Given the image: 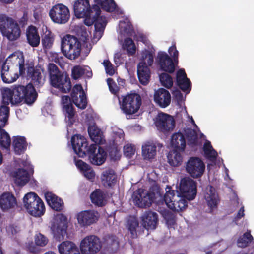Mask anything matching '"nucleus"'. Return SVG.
<instances>
[{"label":"nucleus","instance_id":"obj_1","mask_svg":"<svg viewBox=\"0 0 254 254\" xmlns=\"http://www.w3.org/2000/svg\"><path fill=\"white\" fill-rule=\"evenodd\" d=\"M73 11L77 18H84V23L87 26L94 24V37L100 39L107 24L106 18L101 16V9L97 4L91 7L88 0H77L73 4Z\"/></svg>","mask_w":254,"mask_h":254},{"label":"nucleus","instance_id":"obj_2","mask_svg":"<svg viewBox=\"0 0 254 254\" xmlns=\"http://www.w3.org/2000/svg\"><path fill=\"white\" fill-rule=\"evenodd\" d=\"M3 102L6 105H18L23 101L27 105L33 104L37 100L38 93L33 85H15L11 88H4L2 92Z\"/></svg>","mask_w":254,"mask_h":254},{"label":"nucleus","instance_id":"obj_3","mask_svg":"<svg viewBox=\"0 0 254 254\" xmlns=\"http://www.w3.org/2000/svg\"><path fill=\"white\" fill-rule=\"evenodd\" d=\"M170 56L165 52L159 51L156 61L160 69L164 72L159 74V79H173L171 74L175 71V66L178 64L179 52L175 45L168 49Z\"/></svg>","mask_w":254,"mask_h":254},{"label":"nucleus","instance_id":"obj_4","mask_svg":"<svg viewBox=\"0 0 254 254\" xmlns=\"http://www.w3.org/2000/svg\"><path fill=\"white\" fill-rule=\"evenodd\" d=\"M62 53L70 60H75L80 55L81 43L75 36L67 34L61 40Z\"/></svg>","mask_w":254,"mask_h":254},{"label":"nucleus","instance_id":"obj_5","mask_svg":"<svg viewBox=\"0 0 254 254\" xmlns=\"http://www.w3.org/2000/svg\"><path fill=\"white\" fill-rule=\"evenodd\" d=\"M24 206L31 215L41 217L45 212L44 202L35 192H29L23 197Z\"/></svg>","mask_w":254,"mask_h":254},{"label":"nucleus","instance_id":"obj_6","mask_svg":"<svg viewBox=\"0 0 254 254\" xmlns=\"http://www.w3.org/2000/svg\"><path fill=\"white\" fill-rule=\"evenodd\" d=\"M0 30L3 35L10 41L17 39L21 34L17 23L5 14L0 15Z\"/></svg>","mask_w":254,"mask_h":254},{"label":"nucleus","instance_id":"obj_7","mask_svg":"<svg viewBox=\"0 0 254 254\" xmlns=\"http://www.w3.org/2000/svg\"><path fill=\"white\" fill-rule=\"evenodd\" d=\"M0 106V145L2 148L9 149L11 144V139L8 133L2 128L8 122L9 116L10 108L8 105L5 104Z\"/></svg>","mask_w":254,"mask_h":254},{"label":"nucleus","instance_id":"obj_8","mask_svg":"<svg viewBox=\"0 0 254 254\" xmlns=\"http://www.w3.org/2000/svg\"><path fill=\"white\" fill-rule=\"evenodd\" d=\"M120 108L126 115H132L136 113L141 105L140 96L136 93L127 94L123 97L122 101H119Z\"/></svg>","mask_w":254,"mask_h":254},{"label":"nucleus","instance_id":"obj_9","mask_svg":"<svg viewBox=\"0 0 254 254\" xmlns=\"http://www.w3.org/2000/svg\"><path fill=\"white\" fill-rule=\"evenodd\" d=\"M102 247L100 239L94 235H90L83 238L80 245L82 254H96Z\"/></svg>","mask_w":254,"mask_h":254},{"label":"nucleus","instance_id":"obj_10","mask_svg":"<svg viewBox=\"0 0 254 254\" xmlns=\"http://www.w3.org/2000/svg\"><path fill=\"white\" fill-rule=\"evenodd\" d=\"M71 142L74 151L80 157L88 156L89 153L96 151L98 146L96 144H92L88 146L86 139L81 136H73Z\"/></svg>","mask_w":254,"mask_h":254},{"label":"nucleus","instance_id":"obj_11","mask_svg":"<svg viewBox=\"0 0 254 254\" xmlns=\"http://www.w3.org/2000/svg\"><path fill=\"white\" fill-rule=\"evenodd\" d=\"M177 197L179 198L178 200L174 199L175 192L174 190L167 191L164 195L161 203L162 204L165 203L169 208L174 211H181L187 207V199L182 197L179 194Z\"/></svg>","mask_w":254,"mask_h":254},{"label":"nucleus","instance_id":"obj_12","mask_svg":"<svg viewBox=\"0 0 254 254\" xmlns=\"http://www.w3.org/2000/svg\"><path fill=\"white\" fill-rule=\"evenodd\" d=\"M51 20L57 24H65L69 20L70 15L68 8L62 3L52 7L49 12Z\"/></svg>","mask_w":254,"mask_h":254},{"label":"nucleus","instance_id":"obj_13","mask_svg":"<svg viewBox=\"0 0 254 254\" xmlns=\"http://www.w3.org/2000/svg\"><path fill=\"white\" fill-rule=\"evenodd\" d=\"M179 194L188 200L194 199L197 193L196 184L190 178H184L181 180Z\"/></svg>","mask_w":254,"mask_h":254},{"label":"nucleus","instance_id":"obj_14","mask_svg":"<svg viewBox=\"0 0 254 254\" xmlns=\"http://www.w3.org/2000/svg\"><path fill=\"white\" fill-rule=\"evenodd\" d=\"M154 193L142 189L134 191L132 195L133 203L140 208L149 207L154 202Z\"/></svg>","mask_w":254,"mask_h":254},{"label":"nucleus","instance_id":"obj_15","mask_svg":"<svg viewBox=\"0 0 254 254\" xmlns=\"http://www.w3.org/2000/svg\"><path fill=\"white\" fill-rule=\"evenodd\" d=\"M205 166L202 160L197 157H191L186 165V171L193 178L201 177L205 170Z\"/></svg>","mask_w":254,"mask_h":254},{"label":"nucleus","instance_id":"obj_16","mask_svg":"<svg viewBox=\"0 0 254 254\" xmlns=\"http://www.w3.org/2000/svg\"><path fill=\"white\" fill-rule=\"evenodd\" d=\"M154 124L157 129L164 133L173 130L175 126L173 117L163 112L158 114Z\"/></svg>","mask_w":254,"mask_h":254},{"label":"nucleus","instance_id":"obj_17","mask_svg":"<svg viewBox=\"0 0 254 254\" xmlns=\"http://www.w3.org/2000/svg\"><path fill=\"white\" fill-rule=\"evenodd\" d=\"M71 97L76 107L81 109L86 108L87 105L86 95L81 84H76L73 87Z\"/></svg>","mask_w":254,"mask_h":254},{"label":"nucleus","instance_id":"obj_18","mask_svg":"<svg viewBox=\"0 0 254 254\" xmlns=\"http://www.w3.org/2000/svg\"><path fill=\"white\" fill-rule=\"evenodd\" d=\"M5 63L8 64L15 65L19 67V75L16 74L11 79H16L19 76H23L25 72V60L22 53L14 52L10 54L6 59Z\"/></svg>","mask_w":254,"mask_h":254},{"label":"nucleus","instance_id":"obj_19","mask_svg":"<svg viewBox=\"0 0 254 254\" xmlns=\"http://www.w3.org/2000/svg\"><path fill=\"white\" fill-rule=\"evenodd\" d=\"M17 205V200L11 193L4 192L0 196V208L2 211H12L15 209Z\"/></svg>","mask_w":254,"mask_h":254},{"label":"nucleus","instance_id":"obj_20","mask_svg":"<svg viewBox=\"0 0 254 254\" xmlns=\"http://www.w3.org/2000/svg\"><path fill=\"white\" fill-rule=\"evenodd\" d=\"M171 95L167 90L160 88L155 91L154 95V101L160 107H168L171 103Z\"/></svg>","mask_w":254,"mask_h":254},{"label":"nucleus","instance_id":"obj_21","mask_svg":"<svg viewBox=\"0 0 254 254\" xmlns=\"http://www.w3.org/2000/svg\"><path fill=\"white\" fill-rule=\"evenodd\" d=\"M45 198L47 204L54 210L60 212L64 209V203L63 200L52 192H46Z\"/></svg>","mask_w":254,"mask_h":254},{"label":"nucleus","instance_id":"obj_22","mask_svg":"<svg viewBox=\"0 0 254 254\" xmlns=\"http://www.w3.org/2000/svg\"><path fill=\"white\" fill-rule=\"evenodd\" d=\"M92 71L90 67L88 66H74L72 69L71 76L72 79H86L92 77Z\"/></svg>","mask_w":254,"mask_h":254},{"label":"nucleus","instance_id":"obj_23","mask_svg":"<svg viewBox=\"0 0 254 254\" xmlns=\"http://www.w3.org/2000/svg\"><path fill=\"white\" fill-rule=\"evenodd\" d=\"M142 225L147 230H154L158 223V215L151 211H146L142 217Z\"/></svg>","mask_w":254,"mask_h":254},{"label":"nucleus","instance_id":"obj_24","mask_svg":"<svg viewBox=\"0 0 254 254\" xmlns=\"http://www.w3.org/2000/svg\"><path fill=\"white\" fill-rule=\"evenodd\" d=\"M97 220L94 211L92 210L81 211L77 215L78 222L82 226L90 225L96 222Z\"/></svg>","mask_w":254,"mask_h":254},{"label":"nucleus","instance_id":"obj_25","mask_svg":"<svg viewBox=\"0 0 254 254\" xmlns=\"http://www.w3.org/2000/svg\"><path fill=\"white\" fill-rule=\"evenodd\" d=\"M89 160L91 164L95 165L103 164L107 157V153L102 147L98 146V150L91 152L88 155Z\"/></svg>","mask_w":254,"mask_h":254},{"label":"nucleus","instance_id":"obj_26","mask_svg":"<svg viewBox=\"0 0 254 254\" xmlns=\"http://www.w3.org/2000/svg\"><path fill=\"white\" fill-rule=\"evenodd\" d=\"M205 199L211 211L217 208L220 200L215 189L213 187L211 186L210 189L206 192Z\"/></svg>","mask_w":254,"mask_h":254},{"label":"nucleus","instance_id":"obj_27","mask_svg":"<svg viewBox=\"0 0 254 254\" xmlns=\"http://www.w3.org/2000/svg\"><path fill=\"white\" fill-rule=\"evenodd\" d=\"M58 248L60 254H80L75 244L69 241L62 242Z\"/></svg>","mask_w":254,"mask_h":254},{"label":"nucleus","instance_id":"obj_28","mask_svg":"<svg viewBox=\"0 0 254 254\" xmlns=\"http://www.w3.org/2000/svg\"><path fill=\"white\" fill-rule=\"evenodd\" d=\"M26 37L28 43L33 47H37L40 42L37 28L33 25L28 26L26 30Z\"/></svg>","mask_w":254,"mask_h":254},{"label":"nucleus","instance_id":"obj_29","mask_svg":"<svg viewBox=\"0 0 254 254\" xmlns=\"http://www.w3.org/2000/svg\"><path fill=\"white\" fill-rule=\"evenodd\" d=\"M91 202L96 206L103 207L107 203V196L100 189L95 190L90 194Z\"/></svg>","mask_w":254,"mask_h":254},{"label":"nucleus","instance_id":"obj_30","mask_svg":"<svg viewBox=\"0 0 254 254\" xmlns=\"http://www.w3.org/2000/svg\"><path fill=\"white\" fill-rule=\"evenodd\" d=\"M170 144L174 149L183 151L186 145V139L184 135L181 132L173 134Z\"/></svg>","mask_w":254,"mask_h":254},{"label":"nucleus","instance_id":"obj_31","mask_svg":"<svg viewBox=\"0 0 254 254\" xmlns=\"http://www.w3.org/2000/svg\"><path fill=\"white\" fill-rule=\"evenodd\" d=\"M13 146L15 153L20 155L25 152L27 147L26 138L24 136H17L13 140Z\"/></svg>","mask_w":254,"mask_h":254},{"label":"nucleus","instance_id":"obj_32","mask_svg":"<svg viewBox=\"0 0 254 254\" xmlns=\"http://www.w3.org/2000/svg\"><path fill=\"white\" fill-rule=\"evenodd\" d=\"M101 180L103 185L106 187L114 185L117 181V175L113 169H109L103 172Z\"/></svg>","mask_w":254,"mask_h":254},{"label":"nucleus","instance_id":"obj_33","mask_svg":"<svg viewBox=\"0 0 254 254\" xmlns=\"http://www.w3.org/2000/svg\"><path fill=\"white\" fill-rule=\"evenodd\" d=\"M51 86L64 93L69 92L72 88L71 80H50Z\"/></svg>","mask_w":254,"mask_h":254},{"label":"nucleus","instance_id":"obj_34","mask_svg":"<svg viewBox=\"0 0 254 254\" xmlns=\"http://www.w3.org/2000/svg\"><path fill=\"white\" fill-rule=\"evenodd\" d=\"M14 178L15 183L17 185L23 186L28 182L30 177L26 170L20 168L15 172Z\"/></svg>","mask_w":254,"mask_h":254},{"label":"nucleus","instance_id":"obj_35","mask_svg":"<svg viewBox=\"0 0 254 254\" xmlns=\"http://www.w3.org/2000/svg\"><path fill=\"white\" fill-rule=\"evenodd\" d=\"M75 164L77 167L83 172L84 176L87 179L92 180L94 179L95 173L88 164L81 160L76 161Z\"/></svg>","mask_w":254,"mask_h":254},{"label":"nucleus","instance_id":"obj_36","mask_svg":"<svg viewBox=\"0 0 254 254\" xmlns=\"http://www.w3.org/2000/svg\"><path fill=\"white\" fill-rule=\"evenodd\" d=\"M180 150L173 149L170 151L167 155L168 162L172 166H179L182 162L183 157Z\"/></svg>","mask_w":254,"mask_h":254},{"label":"nucleus","instance_id":"obj_37","mask_svg":"<svg viewBox=\"0 0 254 254\" xmlns=\"http://www.w3.org/2000/svg\"><path fill=\"white\" fill-rule=\"evenodd\" d=\"M88 132L91 140L96 144L102 142V132L97 126L93 125L88 127Z\"/></svg>","mask_w":254,"mask_h":254},{"label":"nucleus","instance_id":"obj_38","mask_svg":"<svg viewBox=\"0 0 254 254\" xmlns=\"http://www.w3.org/2000/svg\"><path fill=\"white\" fill-rule=\"evenodd\" d=\"M142 156L145 159L153 158L156 154V146L153 143H147L142 146Z\"/></svg>","mask_w":254,"mask_h":254},{"label":"nucleus","instance_id":"obj_39","mask_svg":"<svg viewBox=\"0 0 254 254\" xmlns=\"http://www.w3.org/2000/svg\"><path fill=\"white\" fill-rule=\"evenodd\" d=\"M50 79H62L64 72L60 70L58 67L53 63H49L47 67Z\"/></svg>","mask_w":254,"mask_h":254},{"label":"nucleus","instance_id":"obj_40","mask_svg":"<svg viewBox=\"0 0 254 254\" xmlns=\"http://www.w3.org/2000/svg\"><path fill=\"white\" fill-rule=\"evenodd\" d=\"M188 144L191 147L198 145V137L196 131L192 128H187L185 131Z\"/></svg>","mask_w":254,"mask_h":254},{"label":"nucleus","instance_id":"obj_41","mask_svg":"<svg viewBox=\"0 0 254 254\" xmlns=\"http://www.w3.org/2000/svg\"><path fill=\"white\" fill-rule=\"evenodd\" d=\"M63 111L66 117L68 118L69 123L72 125L75 122L74 116L75 110L72 103L66 104L63 106Z\"/></svg>","mask_w":254,"mask_h":254},{"label":"nucleus","instance_id":"obj_42","mask_svg":"<svg viewBox=\"0 0 254 254\" xmlns=\"http://www.w3.org/2000/svg\"><path fill=\"white\" fill-rule=\"evenodd\" d=\"M95 2L100 5L103 10L108 12H113L116 9L117 5L114 0H94Z\"/></svg>","mask_w":254,"mask_h":254},{"label":"nucleus","instance_id":"obj_43","mask_svg":"<svg viewBox=\"0 0 254 254\" xmlns=\"http://www.w3.org/2000/svg\"><path fill=\"white\" fill-rule=\"evenodd\" d=\"M54 35L50 31H46L42 37V44L44 49H50L53 45Z\"/></svg>","mask_w":254,"mask_h":254},{"label":"nucleus","instance_id":"obj_44","mask_svg":"<svg viewBox=\"0 0 254 254\" xmlns=\"http://www.w3.org/2000/svg\"><path fill=\"white\" fill-rule=\"evenodd\" d=\"M254 240L250 231H248L240 236L237 240V244L239 247L245 248L249 245Z\"/></svg>","mask_w":254,"mask_h":254},{"label":"nucleus","instance_id":"obj_45","mask_svg":"<svg viewBox=\"0 0 254 254\" xmlns=\"http://www.w3.org/2000/svg\"><path fill=\"white\" fill-rule=\"evenodd\" d=\"M137 72L138 79H150V70L147 65L139 64Z\"/></svg>","mask_w":254,"mask_h":254},{"label":"nucleus","instance_id":"obj_46","mask_svg":"<svg viewBox=\"0 0 254 254\" xmlns=\"http://www.w3.org/2000/svg\"><path fill=\"white\" fill-rule=\"evenodd\" d=\"M139 226L138 220L135 217H130L127 221V227L128 231L131 234V238L134 239L137 238V234L136 228Z\"/></svg>","mask_w":254,"mask_h":254},{"label":"nucleus","instance_id":"obj_47","mask_svg":"<svg viewBox=\"0 0 254 254\" xmlns=\"http://www.w3.org/2000/svg\"><path fill=\"white\" fill-rule=\"evenodd\" d=\"M66 224L61 221L54 223L51 226V230L55 235H63L66 233Z\"/></svg>","mask_w":254,"mask_h":254},{"label":"nucleus","instance_id":"obj_48","mask_svg":"<svg viewBox=\"0 0 254 254\" xmlns=\"http://www.w3.org/2000/svg\"><path fill=\"white\" fill-rule=\"evenodd\" d=\"M123 48L127 50L129 56L133 55L136 52V46L133 41L130 38H127L124 40Z\"/></svg>","mask_w":254,"mask_h":254},{"label":"nucleus","instance_id":"obj_49","mask_svg":"<svg viewBox=\"0 0 254 254\" xmlns=\"http://www.w3.org/2000/svg\"><path fill=\"white\" fill-rule=\"evenodd\" d=\"M123 48L127 50L129 56L133 55L136 52V46L133 41L130 38H127L124 40Z\"/></svg>","mask_w":254,"mask_h":254},{"label":"nucleus","instance_id":"obj_50","mask_svg":"<svg viewBox=\"0 0 254 254\" xmlns=\"http://www.w3.org/2000/svg\"><path fill=\"white\" fill-rule=\"evenodd\" d=\"M154 62L153 54L148 50H146L142 53L141 62L139 63L143 65L151 66Z\"/></svg>","mask_w":254,"mask_h":254},{"label":"nucleus","instance_id":"obj_51","mask_svg":"<svg viewBox=\"0 0 254 254\" xmlns=\"http://www.w3.org/2000/svg\"><path fill=\"white\" fill-rule=\"evenodd\" d=\"M27 75L31 79H41L42 78L41 70L32 66L28 67Z\"/></svg>","mask_w":254,"mask_h":254},{"label":"nucleus","instance_id":"obj_52","mask_svg":"<svg viewBox=\"0 0 254 254\" xmlns=\"http://www.w3.org/2000/svg\"><path fill=\"white\" fill-rule=\"evenodd\" d=\"M178 87L187 94L191 90V83L190 80H176Z\"/></svg>","mask_w":254,"mask_h":254},{"label":"nucleus","instance_id":"obj_53","mask_svg":"<svg viewBox=\"0 0 254 254\" xmlns=\"http://www.w3.org/2000/svg\"><path fill=\"white\" fill-rule=\"evenodd\" d=\"M35 244L37 246H45L48 242V239L46 237L41 234V233L38 234L36 235L35 239Z\"/></svg>","mask_w":254,"mask_h":254},{"label":"nucleus","instance_id":"obj_54","mask_svg":"<svg viewBox=\"0 0 254 254\" xmlns=\"http://www.w3.org/2000/svg\"><path fill=\"white\" fill-rule=\"evenodd\" d=\"M110 91L113 94H117L120 90L119 86L115 80H107Z\"/></svg>","mask_w":254,"mask_h":254},{"label":"nucleus","instance_id":"obj_55","mask_svg":"<svg viewBox=\"0 0 254 254\" xmlns=\"http://www.w3.org/2000/svg\"><path fill=\"white\" fill-rule=\"evenodd\" d=\"M124 152L126 156L131 158L134 154L135 149L131 145L127 144L124 147Z\"/></svg>","mask_w":254,"mask_h":254},{"label":"nucleus","instance_id":"obj_56","mask_svg":"<svg viewBox=\"0 0 254 254\" xmlns=\"http://www.w3.org/2000/svg\"><path fill=\"white\" fill-rule=\"evenodd\" d=\"M106 73L110 75H112L114 73V69L111 63L108 60H105L103 63Z\"/></svg>","mask_w":254,"mask_h":254},{"label":"nucleus","instance_id":"obj_57","mask_svg":"<svg viewBox=\"0 0 254 254\" xmlns=\"http://www.w3.org/2000/svg\"><path fill=\"white\" fill-rule=\"evenodd\" d=\"M204 153L206 157L212 161H215L218 156L217 151L214 149Z\"/></svg>","mask_w":254,"mask_h":254},{"label":"nucleus","instance_id":"obj_58","mask_svg":"<svg viewBox=\"0 0 254 254\" xmlns=\"http://www.w3.org/2000/svg\"><path fill=\"white\" fill-rule=\"evenodd\" d=\"M175 79H190L187 77V74L184 68L179 69L176 72Z\"/></svg>","mask_w":254,"mask_h":254},{"label":"nucleus","instance_id":"obj_59","mask_svg":"<svg viewBox=\"0 0 254 254\" xmlns=\"http://www.w3.org/2000/svg\"><path fill=\"white\" fill-rule=\"evenodd\" d=\"M28 20V17L27 13L24 12L22 17L19 19V23L22 26L26 25L27 24V21Z\"/></svg>","mask_w":254,"mask_h":254},{"label":"nucleus","instance_id":"obj_60","mask_svg":"<svg viewBox=\"0 0 254 254\" xmlns=\"http://www.w3.org/2000/svg\"><path fill=\"white\" fill-rule=\"evenodd\" d=\"M6 64L5 62L2 66L1 73V79H7L6 78V77L5 76L4 74H5V72H7L8 71V70L9 69V67L8 65H6Z\"/></svg>","mask_w":254,"mask_h":254},{"label":"nucleus","instance_id":"obj_61","mask_svg":"<svg viewBox=\"0 0 254 254\" xmlns=\"http://www.w3.org/2000/svg\"><path fill=\"white\" fill-rule=\"evenodd\" d=\"M161 84L167 88H170L173 86V80H160Z\"/></svg>","mask_w":254,"mask_h":254},{"label":"nucleus","instance_id":"obj_62","mask_svg":"<svg viewBox=\"0 0 254 254\" xmlns=\"http://www.w3.org/2000/svg\"><path fill=\"white\" fill-rule=\"evenodd\" d=\"M244 208L242 207L238 212L236 216L234 218V221H238L244 217Z\"/></svg>","mask_w":254,"mask_h":254},{"label":"nucleus","instance_id":"obj_63","mask_svg":"<svg viewBox=\"0 0 254 254\" xmlns=\"http://www.w3.org/2000/svg\"><path fill=\"white\" fill-rule=\"evenodd\" d=\"M17 229V227L14 225H10L7 228V231L12 235H15L18 232Z\"/></svg>","mask_w":254,"mask_h":254},{"label":"nucleus","instance_id":"obj_64","mask_svg":"<svg viewBox=\"0 0 254 254\" xmlns=\"http://www.w3.org/2000/svg\"><path fill=\"white\" fill-rule=\"evenodd\" d=\"M213 148L210 141H208L204 143L203 146L204 152H207L208 150H211Z\"/></svg>","mask_w":254,"mask_h":254}]
</instances>
